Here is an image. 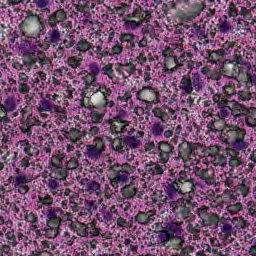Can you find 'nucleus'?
<instances>
[{
	"mask_svg": "<svg viewBox=\"0 0 256 256\" xmlns=\"http://www.w3.org/2000/svg\"><path fill=\"white\" fill-rule=\"evenodd\" d=\"M67 20V12L64 9H58L49 15V17L45 20L46 25L50 27L48 31V42L53 47H57L59 43H61V37H63V33L61 32L59 27V23H63Z\"/></svg>",
	"mask_w": 256,
	"mask_h": 256,
	"instance_id": "nucleus-1",
	"label": "nucleus"
},
{
	"mask_svg": "<svg viewBox=\"0 0 256 256\" xmlns=\"http://www.w3.org/2000/svg\"><path fill=\"white\" fill-rule=\"evenodd\" d=\"M205 85V77H203L199 72H194L191 76H182L178 89L183 95H193V91L194 93H203Z\"/></svg>",
	"mask_w": 256,
	"mask_h": 256,
	"instance_id": "nucleus-2",
	"label": "nucleus"
},
{
	"mask_svg": "<svg viewBox=\"0 0 256 256\" xmlns=\"http://www.w3.org/2000/svg\"><path fill=\"white\" fill-rule=\"evenodd\" d=\"M111 130L115 131V133H131L133 131V127H131V122L127 121V118L123 115V113L118 114L114 117V122H110Z\"/></svg>",
	"mask_w": 256,
	"mask_h": 256,
	"instance_id": "nucleus-3",
	"label": "nucleus"
},
{
	"mask_svg": "<svg viewBox=\"0 0 256 256\" xmlns=\"http://www.w3.org/2000/svg\"><path fill=\"white\" fill-rule=\"evenodd\" d=\"M38 113H40L41 117L47 116L45 113H61L63 109H61V105H57L45 98H42L38 105L36 106Z\"/></svg>",
	"mask_w": 256,
	"mask_h": 256,
	"instance_id": "nucleus-4",
	"label": "nucleus"
},
{
	"mask_svg": "<svg viewBox=\"0 0 256 256\" xmlns=\"http://www.w3.org/2000/svg\"><path fill=\"white\" fill-rule=\"evenodd\" d=\"M96 144L86 145L85 155L88 159H99L103 151H105V142L100 138L95 139Z\"/></svg>",
	"mask_w": 256,
	"mask_h": 256,
	"instance_id": "nucleus-5",
	"label": "nucleus"
},
{
	"mask_svg": "<svg viewBox=\"0 0 256 256\" xmlns=\"http://www.w3.org/2000/svg\"><path fill=\"white\" fill-rule=\"evenodd\" d=\"M80 187L82 193H85L86 195H93V193L101 195V184L95 180L83 178L80 180Z\"/></svg>",
	"mask_w": 256,
	"mask_h": 256,
	"instance_id": "nucleus-6",
	"label": "nucleus"
},
{
	"mask_svg": "<svg viewBox=\"0 0 256 256\" xmlns=\"http://www.w3.org/2000/svg\"><path fill=\"white\" fill-rule=\"evenodd\" d=\"M47 216V227L44 229V235L48 239H55L57 235H59V230L61 229V226H59V221L55 219L54 214H48L46 213Z\"/></svg>",
	"mask_w": 256,
	"mask_h": 256,
	"instance_id": "nucleus-7",
	"label": "nucleus"
},
{
	"mask_svg": "<svg viewBox=\"0 0 256 256\" xmlns=\"http://www.w3.org/2000/svg\"><path fill=\"white\" fill-rule=\"evenodd\" d=\"M158 157L160 163H169V159L175 153V147L168 142L162 141L158 144Z\"/></svg>",
	"mask_w": 256,
	"mask_h": 256,
	"instance_id": "nucleus-8",
	"label": "nucleus"
},
{
	"mask_svg": "<svg viewBox=\"0 0 256 256\" xmlns=\"http://www.w3.org/2000/svg\"><path fill=\"white\" fill-rule=\"evenodd\" d=\"M48 216L54 215V219L58 221V226L61 227L62 223L67 221H71L73 219V214L70 212H64L63 209L56 207V208H49L46 213Z\"/></svg>",
	"mask_w": 256,
	"mask_h": 256,
	"instance_id": "nucleus-9",
	"label": "nucleus"
},
{
	"mask_svg": "<svg viewBox=\"0 0 256 256\" xmlns=\"http://www.w3.org/2000/svg\"><path fill=\"white\" fill-rule=\"evenodd\" d=\"M35 9L36 15H38V21H41L43 17H49L51 15V8H49V0H33L32 1Z\"/></svg>",
	"mask_w": 256,
	"mask_h": 256,
	"instance_id": "nucleus-10",
	"label": "nucleus"
},
{
	"mask_svg": "<svg viewBox=\"0 0 256 256\" xmlns=\"http://www.w3.org/2000/svg\"><path fill=\"white\" fill-rule=\"evenodd\" d=\"M164 191L169 199H175L177 195H181V186L177 179H168L165 183Z\"/></svg>",
	"mask_w": 256,
	"mask_h": 256,
	"instance_id": "nucleus-11",
	"label": "nucleus"
},
{
	"mask_svg": "<svg viewBox=\"0 0 256 256\" xmlns=\"http://www.w3.org/2000/svg\"><path fill=\"white\" fill-rule=\"evenodd\" d=\"M183 222H170L167 225L166 230L172 239H179L183 243V228L181 227Z\"/></svg>",
	"mask_w": 256,
	"mask_h": 256,
	"instance_id": "nucleus-12",
	"label": "nucleus"
},
{
	"mask_svg": "<svg viewBox=\"0 0 256 256\" xmlns=\"http://www.w3.org/2000/svg\"><path fill=\"white\" fill-rule=\"evenodd\" d=\"M31 82H29V77L27 74L20 72L18 75V91L22 95H27L31 91Z\"/></svg>",
	"mask_w": 256,
	"mask_h": 256,
	"instance_id": "nucleus-13",
	"label": "nucleus"
},
{
	"mask_svg": "<svg viewBox=\"0 0 256 256\" xmlns=\"http://www.w3.org/2000/svg\"><path fill=\"white\" fill-rule=\"evenodd\" d=\"M199 147H201V144L184 142L180 144L179 149L181 155H183V157H185L186 159H189L193 156L195 149H198Z\"/></svg>",
	"mask_w": 256,
	"mask_h": 256,
	"instance_id": "nucleus-14",
	"label": "nucleus"
},
{
	"mask_svg": "<svg viewBox=\"0 0 256 256\" xmlns=\"http://www.w3.org/2000/svg\"><path fill=\"white\" fill-rule=\"evenodd\" d=\"M236 138L232 143L233 149L236 151H243V149H247V143H245V135L246 132L244 129H239L236 131Z\"/></svg>",
	"mask_w": 256,
	"mask_h": 256,
	"instance_id": "nucleus-15",
	"label": "nucleus"
},
{
	"mask_svg": "<svg viewBox=\"0 0 256 256\" xmlns=\"http://www.w3.org/2000/svg\"><path fill=\"white\" fill-rule=\"evenodd\" d=\"M54 203L53 197L49 194L38 195V200L36 202L37 209H49Z\"/></svg>",
	"mask_w": 256,
	"mask_h": 256,
	"instance_id": "nucleus-16",
	"label": "nucleus"
},
{
	"mask_svg": "<svg viewBox=\"0 0 256 256\" xmlns=\"http://www.w3.org/2000/svg\"><path fill=\"white\" fill-rule=\"evenodd\" d=\"M16 176H10L8 183L14 185V187H23L26 183H29V178L27 175L19 173V169H16Z\"/></svg>",
	"mask_w": 256,
	"mask_h": 256,
	"instance_id": "nucleus-17",
	"label": "nucleus"
},
{
	"mask_svg": "<svg viewBox=\"0 0 256 256\" xmlns=\"http://www.w3.org/2000/svg\"><path fill=\"white\" fill-rule=\"evenodd\" d=\"M152 113L154 117H156L157 119H160L162 123H165V121H169V113L170 115H175V110L171 108H166V110H163L161 108H154L152 110Z\"/></svg>",
	"mask_w": 256,
	"mask_h": 256,
	"instance_id": "nucleus-18",
	"label": "nucleus"
},
{
	"mask_svg": "<svg viewBox=\"0 0 256 256\" xmlns=\"http://www.w3.org/2000/svg\"><path fill=\"white\" fill-rule=\"evenodd\" d=\"M204 57L205 59H207L208 63H219L220 59H223V54L221 53V50H206L204 52Z\"/></svg>",
	"mask_w": 256,
	"mask_h": 256,
	"instance_id": "nucleus-19",
	"label": "nucleus"
},
{
	"mask_svg": "<svg viewBox=\"0 0 256 256\" xmlns=\"http://www.w3.org/2000/svg\"><path fill=\"white\" fill-rule=\"evenodd\" d=\"M82 83L86 91H89L90 87H95L96 92L101 90V84L97 83V79L93 78V76L90 74H86L84 77H82Z\"/></svg>",
	"mask_w": 256,
	"mask_h": 256,
	"instance_id": "nucleus-20",
	"label": "nucleus"
},
{
	"mask_svg": "<svg viewBox=\"0 0 256 256\" xmlns=\"http://www.w3.org/2000/svg\"><path fill=\"white\" fill-rule=\"evenodd\" d=\"M47 189L51 195L57 197H61V195H63V191L59 190V181H57V179L49 178L47 180Z\"/></svg>",
	"mask_w": 256,
	"mask_h": 256,
	"instance_id": "nucleus-21",
	"label": "nucleus"
},
{
	"mask_svg": "<svg viewBox=\"0 0 256 256\" xmlns=\"http://www.w3.org/2000/svg\"><path fill=\"white\" fill-rule=\"evenodd\" d=\"M235 221H237L238 225H236V229H238V231H240V233H243V235H247L248 231H249V226L251 225L249 223V221L245 220V218L243 217H234L232 218V223H235Z\"/></svg>",
	"mask_w": 256,
	"mask_h": 256,
	"instance_id": "nucleus-22",
	"label": "nucleus"
},
{
	"mask_svg": "<svg viewBox=\"0 0 256 256\" xmlns=\"http://www.w3.org/2000/svg\"><path fill=\"white\" fill-rule=\"evenodd\" d=\"M104 42L101 38H99L97 35L92 36L90 41V49L95 53V55H98V53H101V50L103 49Z\"/></svg>",
	"mask_w": 256,
	"mask_h": 256,
	"instance_id": "nucleus-23",
	"label": "nucleus"
},
{
	"mask_svg": "<svg viewBox=\"0 0 256 256\" xmlns=\"http://www.w3.org/2000/svg\"><path fill=\"white\" fill-rule=\"evenodd\" d=\"M211 208L209 206L203 205L200 206L197 210H196V214L198 215L199 219L202 222V225L204 224V222L207 223V220L209 219V216L211 215Z\"/></svg>",
	"mask_w": 256,
	"mask_h": 256,
	"instance_id": "nucleus-24",
	"label": "nucleus"
},
{
	"mask_svg": "<svg viewBox=\"0 0 256 256\" xmlns=\"http://www.w3.org/2000/svg\"><path fill=\"white\" fill-rule=\"evenodd\" d=\"M165 129H167V125L161 122H155L150 129L151 135H153V137H163V133H165Z\"/></svg>",
	"mask_w": 256,
	"mask_h": 256,
	"instance_id": "nucleus-25",
	"label": "nucleus"
},
{
	"mask_svg": "<svg viewBox=\"0 0 256 256\" xmlns=\"http://www.w3.org/2000/svg\"><path fill=\"white\" fill-rule=\"evenodd\" d=\"M176 214L181 215L182 219H191V207L187 206V200L184 199Z\"/></svg>",
	"mask_w": 256,
	"mask_h": 256,
	"instance_id": "nucleus-26",
	"label": "nucleus"
},
{
	"mask_svg": "<svg viewBox=\"0 0 256 256\" xmlns=\"http://www.w3.org/2000/svg\"><path fill=\"white\" fill-rule=\"evenodd\" d=\"M207 129L213 133H217V131H223V121L218 120L217 118H213L210 122H208Z\"/></svg>",
	"mask_w": 256,
	"mask_h": 256,
	"instance_id": "nucleus-27",
	"label": "nucleus"
},
{
	"mask_svg": "<svg viewBox=\"0 0 256 256\" xmlns=\"http://www.w3.org/2000/svg\"><path fill=\"white\" fill-rule=\"evenodd\" d=\"M151 217H153V215H151V212H139L135 216V221H137V223H139L140 225H149V223H151Z\"/></svg>",
	"mask_w": 256,
	"mask_h": 256,
	"instance_id": "nucleus-28",
	"label": "nucleus"
},
{
	"mask_svg": "<svg viewBox=\"0 0 256 256\" xmlns=\"http://www.w3.org/2000/svg\"><path fill=\"white\" fill-rule=\"evenodd\" d=\"M243 57H245V49L239 47L234 51V63L236 65H247V61Z\"/></svg>",
	"mask_w": 256,
	"mask_h": 256,
	"instance_id": "nucleus-29",
	"label": "nucleus"
},
{
	"mask_svg": "<svg viewBox=\"0 0 256 256\" xmlns=\"http://www.w3.org/2000/svg\"><path fill=\"white\" fill-rule=\"evenodd\" d=\"M77 41H75V36L71 34H67L65 38L58 43L62 48L64 49H71L72 47H75Z\"/></svg>",
	"mask_w": 256,
	"mask_h": 256,
	"instance_id": "nucleus-30",
	"label": "nucleus"
},
{
	"mask_svg": "<svg viewBox=\"0 0 256 256\" xmlns=\"http://www.w3.org/2000/svg\"><path fill=\"white\" fill-rule=\"evenodd\" d=\"M221 233L226 239H229V237L232 235H237V230H235L233 225L229 223H223L221 226Z\"/></svg>",
	"mask_w": 256,
	"mask_h": 256,
	"instance_id": "nucleus-31",
	"label": "nucleus"
},
{
	"mask_svg": "<svg viewBox=\"0 0 256 256\" xmlns=\"http://www.w3.org/2000/svg\"><path fill=\"white\" fill-rule=\"evenodd\" d=\"M117 71L123 75V73H127L128 75H133L135 73V65L133 63L126 62L125 64H118Z\"/></svg>",
	"mask_w": 256,
	"mask_h": 256,
	"instance_id": "nucleus-32",
	"label": "nucleus"
},
{
	"mask_svg": "<svg viewBox=\"0 0 256 256\" xmlns=\"http://www.w3.org/2000/svg\"><path fill=\"white\" fill-rule=\"evenodd\" d=\"M180 185V193L181 195H185V193H191L195 188V179L188 180L186 182L179 183Z\"/></svg>",
	"mask_w": 256,
	"mask_h": 256,
	"instance_id": "nucleus-33",
	"label": "nucleus"
},
{
	"mask_svg": "<svg viewBox=\"0 0 256 256\" xmlns=\"http://www.w3.org/2000/svg\"><path fill=\"white\" fill-rule=\"evenodd\" d=\"M202 225H204V227H213L214 229H217V227H219V215L211 212L207 222H204Z\"/></svg>",
	"mask_w": 256,
	"mask_h": 256,
	"instance_id": "nucleus-34",
	"label": "nucleus"
},
{
	"mask_svg": "<svg viewBox=\"0 0 256 256\" xmlns=\"http://www.w3.org/2000/svg\"><path fill=\"white\" fill-rule=\"evenodd\" d=\"M121 193L125 199H133L137 195V188L128 185L121 189Z\"/></svg>",
	"mask_w": 256,
	"mask_h": 256,
	"instance_id": "nucleus-35",
	"label": "nucleus"
},
{
	"mask_svg": "<svg viewBox=\"0 0 256 256\" xmlns=\"http://www.w3.org/2000/svg\"><path fill=\"white\" fill-rule=\"evenodd\" d=\"M36 59L40 67H49L51 65V59L43 51L37 52Z\"/></svg>",
	"mask_w": 256,
	"mask_h": 256,
	"instance_id": "nucleus-36",
	"label": "nucleus"
},
{
	"mask_svg": "<svg viewBox=\"0 0 256 256\" xmlns=\"http://www.w3.org/2000/svg\"><path fill=\"white\" fill-rule=\"evenodd\" d=\"M66 63L72 69H79V67H81V63H83V58L79 56H71L67 58Z\"/></svg>",
	"mask_w": 256,
	"mask_h": 256,
	"instance_id": "nucleus-37",
	"label": "nucleus"
},
{
	"mask_svg": "<svg viewBox=\"0 0 256 256\" xmlns=\"http://www.w3.org/2000/svg\"><path fill=\"white\" fill-rule=\"evenodd\" d=\"M91 47V42L87 41V39L81 38L77 43H76V50L80 51L82 53H87Z\"/></svg>",
	"mask_w": 256,
	"mask_h": 256,
	"instance_id": "nucleus-38",
	"label": "nucleus"
},
{
	"mask_svg": "<svg viewBox=\"0 0 256 256\" xmlns=\"http://www.w3.org/2000/svg\"><path fill=\"white\" fill-rule=\"evenodd\" d=\"M142 165L144 167V170H142V173H144V175H155V162L144 161L142 162Z\"/></svg>",
	"mask_w": 256,
	"mask_h": 256,
	"instance_id": "nucleus-39",
	"label": "nucleus"
},
{
	"mask_svg": "<svg viewBox=\"0 0 256 256\" xmlns=\"http://www.w3.org/2000/svg\"><path fill=\"white\" fill-rule=\"evenodd\" d=\"M168 59H171L172 61H174L176 67L175 69H177V67H183L185 65V63H187V57L185 52H183L179 57L177 56H168Z\"/></svg>",
	"mask_w": 256,
	"mask_h": 256,
	"instance_id": "nucleus-40",
	"label": "nucleus"
},
{
	"mask_svg": "<svg viewBox=\"0 0 256 256\" xmlns=\"http://www.w3.org/2000/svg\"><path fill=\"white\" fill-rule=\"evenodd\" d=\"M224 18H225L224 20H223V18H220L218 20L217 27H218L220 33H227L228 31H231V25L227 21V16H224Z\"/></svg>",
	"mask_w": 256,
	"mask_h": 256,
	"instance_id": "nucleus-41",
	"label": "nucleus"
},
{
	"mask_svg": "<svg viewBox=\"0 0 256 256\" xmlns=\"http://www.w3.org/2000/svg\"><path fill=\"white\" fill-rule=\"evenodd\" d=\"M96 219L101 223H111V221L113 220V214H111V212L109 211L97 213Z\"/></svg>",
	"mask_w": 256,
	"mask_h": 256,
	"instance_id": "nucleus-42",
	"label": "nucleus"
},
{
	"mask_svg": "<svg viewBox=\"0 0 256 256\" xmlns=\"http://www.w3.org/2000/svg\"><path fill=\"white\" fill-rule=\"evenodd\" d=\"M89 71L88 75H91L94 79H97L99 77V73H101V66L97 62H92L89 65Z\"/></svg>",
	"mask_w": 256,
	"mask_h": 256,
	"instance_id": "nucleus-43",
	"label": "nucleus"
},
{
	"mask_svg": "<svg viewBox=\"0 0 256 256\" xmlns=\"http://www.w3.org/2000/svg\"><path fill=\"white\" fill-rule=\"evenodd\" d=\"M71 135V141L75 143L76 141H79L82 137H87V130L80 131L78 129H71L70 130Z\"/></svg>",
	"mask_w": 256,
	"mask_h": 256,
	"instance_id": "nucleus-44",
	"label": "nucleus"
},
{
	"mask_svg": "<svg viewBox=\"0 0 256 256\" xmlns=\"http://www.w3.org/2000/svg\"><path fill=\"white\" fill-rule=\"evenodd\" d=\"M127 147L129 149H139V145H141V140L135 138V136H126Z\"/></svg>",
	"mask_w": 256,
	"mask_h": 256,
	"instance_id": "nucleus-45",
	"label": "nucleus"
},
{
	"mask_svg": "<svg viewBox=\"0 0 256 256\" xmlns=\"http://www.w3.org/2000/svg\"><path fill=\"white\" fill-rule=\"evenodd\" d=\"M230 113H231V108L220 107L219 111L216 114V117L218 120L223 121V123H225V119H227V117H229Z\"/></svg>",
	"mask_w": 256,
	"mask_h": 256,
	"instance_id": "nucleus-46",
	"label": "nucleus"
},
{
	"mask_svg": "<svg viewBox=\"0 0 256 256\" xmlns=\"http://www.w3.org/2000/svg\"><path fill=\"white\" fill-rule=\"evenodd\" d=\"M24 153L30 157H39V148L31 146L29 142L24 147Z\"/></svg>",
	"mask_w": 256,
	"mask_h": 256,
	"instance_id": "nucleus-47",
	"label": "nucleus"
},
{
	"mask_svg": "<svg viewBox=\"0 0 256 256\" xmlns=\"http://www.w3.org/2000/svg\"><path fill=\"white\" fill-rule=\"evenodd\" d=\"M208 7H209V12H208V17H213L216 13L217 7L221 5V0H208Z\"/></svg>",
	"mask_w": 256,
	"mask_h": 256,
	"instance_id": "nucleus-48",
	"label": "nucleus"
},
{
	"mask_svg": "<svg viewBox=\"0 0 256 256\" xmlns=\"http://www.w3.org/2000/svg\"><path fill=\"white\" fill-rule=\"evenodd\" d=\"M226 209L230 215H237L239 211H243V204H241V202L230 204L226 207Z\"/></svg>",
	"mask_w": 256,
	"mask_h": 256,
	"instance_id": "nucleus-49",
	"label": "nucleus"
},
{
	"mask_svg": "<svg viewBox=\"0 0 256 256\" xmlns=\"http://www.w3.org/2000/svg\"><path fill=\"white\" fill-rule=\"evenodd\" d=\"M40 247L45 253H53V251H55V244L48 240H43L40 244Z\"/></svg>",
	"mask_w": 256,
	"mask_h": 256,
	"instance_id": "nucleus-50",
	"label": "nucleus"
},
{
	"mask_svg": "<svg viewBox=\"0 0 256 256\" xmlns=\"http://www.w3.org/2000/svg\"><path fill=\"white\" fill-rule=\"evenodd\" d=\"M74 91H78L81 95H87V88H85L82 81L73 80L72 81Z\"/></svg>",
	"mask_w": 256,
	"mask_h": 256,
	"instance_id": "nucleus-51",
	"label": "nucleus"
},
{
	"mask_svg": "<svg viewBox=\"0 0 256 256\" xmlns=\"http://www.w3.org/2000/svg\"><path fill=\"white\" fill-rule=\"evenodd\" d=\"M143 26V19H140L139 21L135 20H127L125 22L126 29H131L132 31H135V29H139V27Z\"/></svg>",
	"mask_w": 256,
	"mask_h": 256,
	"instance_id": "nucleus-52",
	"label": "nucleus"
},
{
	"mask_svg": "<svg viewBox=\"0 0 256 256\" xmlns=\"http://www.w3.org/2000/svg\"><path fill=\"white\" fill-rule=\"evenodd\" d=\"M52 168H53L52 171H53L56 179H64L65 170H63V167L52 162Z\"/></svg>",
	"mask_w": 256,
	"mask_h": 256,
	"instance_id": "nucleus-53",
	"label": "nucleus"
},
{
	"mask_svg": "<svg viewBox=\"0 0 256 256\" xmlns=\"http://www.w3.org/2000/svg\"><path fill=\"white\" fill-rule=\"evenodd\" d=\"M102 75H107L109 79H113L115 77V71L113 70V64H107L102 67L100 70Z\"/></svg>",
	"mask_w": 256,
	"mask_h": 256,
	"instance_id": "nucleus-54",
	"label": "nucleus"
},
{
	"mask_svg": "<svg viewBox=\"0 0 256 256\" xmlns=\"http://www.w3.org/2000/svg\"><path fill=\"white\" fill-rule=\"evenodd\" d=\"M79 237H89V227L86 224L78 223V228L76 230Z\"/></svg>",
	"mask_w": 256,
	"mask_h": 256,
	"instance_id": "nucleus-55",
	"label": "nucleus"
},
{
	"mask_svg": "<svg viewBox=\"0 0 256 256\" xmlns=\"http://www.w3.org/2000/svg\"><path fill=\"white\" fill-rule=\"evenodd\" d=\"M233 47H235V42H225L222 48L219 49V51L222 53V57L229 55V53L233 51Z\"/></svg>",
	"mask_w": 256,
	"mask_h": 256,
	"instance_id": "nucleus-56",
	"label": "nucleus"
},
{
	"mask_svg": "<svg viewBox=\"0 0 256 256\" xmlns=\"http://www.w3.org/2000/svg\"><path fill=\"white\" fill-rule=\"evenodd\" d=\"M128 17L130 19H132L133 17L136 19H141V17H143V9L141 8V6H139V4H134L133 12L129 14Z\"/></svg>",
	"mask_w": 256,
	"mask_h": 256,
	"instance_id": "nucleus-57",
	"label": "nucleus"
},
{
	"mask_svg": "<svg viewBox=\"0 0 256 256\" xmlns=\"http://www.w3.org/2000/svg\"><path fill=\"white\" fill-rule=\"evenodd\" d=\"M6 239L8 240V244L12 245V247H17V236L15 235V230H9L6 233Z\"/></svg>",
	"mask_w": 256,
	"mask_h": 256,
	"instance_id": "nucleus-58",
	"label": "nucleus"
},
{
	"mask_svg": "<svg viewBox=\"0 0 256 256\" xmlns=\"http://www.w3.org/2000/svg\"><path fill=\"white\" fill-rule=\"evenodd\" d=\"M176 180L179 182V183H184V182H187V181H192L194 180L193 177H191V174L187 171H180L179 174H178V177L176 178Z\"/></svg>",
	"mask_w": 256,
	"mask_h": 256,
	"instance_id": "nucleus-59",
	"label": "nucleus"
},
{
	"mask_svg": "<svg viewBox=\"0 0 256 256\" xmlns=\"http://www.w3.org/2000/svg\"><path fill=\"white\" fill-rule=\"evenodd\" d=\"M158 241H160V243H167L169 241H173V238L167 230H162L158 234Z\"/></svg>",
	"mask_w": 256,
	"mask_h": 256,
	"instance_id": "nucleus-60",
	"label": "nucleus"
},
{
	"mask_svg": "<svg viewBox=\"0 0 256 256\" xmlns=\"http://www.w3.org/2000/svg\"><path fill=\"white\" fill-rule=\"evenodd\" d=\"M222 75H224V77H228L229 79H233L235 75V68H233V65L223 66Z\"/></svg>",
	"mask_w": 256,
	"mask_h": 256,
	"instance_id": "nucleus-61",
	"label": "nucleus"
},
{
	"mask_svg": "<svg viewBox=\"0 0 256 256\" xmlns=\"http://www.w3.org/2000/svg\"><path fill=\"white\" fill-rule=\"evenodd\" d=\"M24 65H27L28 67H31V65H35L37 63V56L35 57V54H26L23 59Z\"/></svg>",
	"mask_w": 256,
	"mask_h": 256,
	"instance_id": "nucleus-62",
	"label": "nucleus"
},
{
	"mask_svg": "<svg viewBox=\"0 0 256 256\" xmlns=\"http://www.w3.org/2000/svg\"><path fill=\"white\" fill-rule=\"evenodd\" d=\"M194 33L198 40L203 41L204 39L203 45H209V36L205 33V29L202 28L200 31Z\"/></svg>",
	"mask_w": 256,
	"mask_h": 256,
	"instance_id": "nucleus-63",
	"label": "nucleus"
},
{
	"mask_svg": "<svg viewBox=\"0 0 256 256\" xmlns=\"http://www.w3.org/2000/svg\"><path fill=\"white\" fill-rule=\"evenodd\" d=\"M245 123L248 127H256V111L246 116Z\"/></svg>",
	"mask_w": 256,
	"mask_h": 256,
	"instance_id": "nucleus-64",
	"label": "nucleus"
}]
</instances>
